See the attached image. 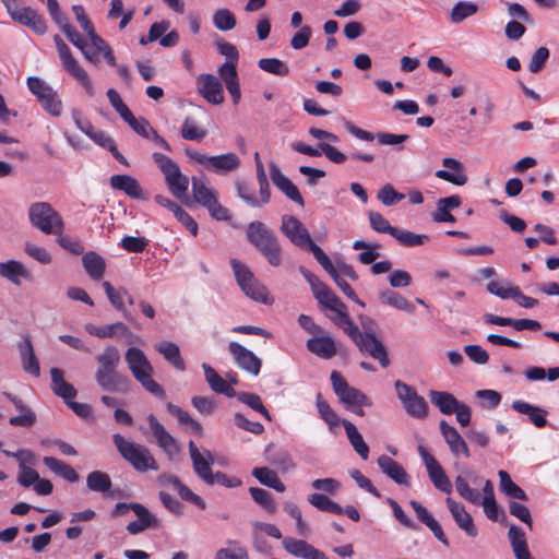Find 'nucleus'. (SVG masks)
Instances as JSON below:
<instances>
[{
  "label": "nucleus",
  "mask_w": 559,
  "mask_h": 559,
  "mask_svg": "<svg viewBox=\"0 0 559 559\" xmlns=\"http://www.w3.org/2000/svg\"><path fill=\"white\" fill-rule=\"evenodd\" d=\"M230 265L238 285L247 297L265 305L273 301L269 296L266 287L254 277L246 264L237 259H231Z\"/></svg>",
  "instance_id": "6e6552de"
},
{
  "label": "nucleus",
  "mask_w": 559,
  "mask_h": 559,
  "mask_svg": "<svg viewBox=\"0 0 559 559\" xmlns=\"http://www.w3.org/2000/svg\"><path fill=\"white\" fill-rule=\"evenodd\" d=\"M316 405L321 419L325 421L331 431H334V428L342 424L343 419L337 416L334 409L325 400H323L320 393L317 394Z\"/></svg>",
  "instance_id": "864d4df0"
},
{
  "label": "nucleus",
  "mask_w": 559,
  "mask_h": 559,
  "mask_svg": "<svg viewBox=\"0 0 559 559\" xmlns=\"http://www.w3.org/2000/svg\"><path fill=\"white\" fill-rule=\"evenodd\" d=\"M166 408L171 415L177 417L179 424L189 426L190 430L195 435L202 433L201 424L194 420L188 412L183 411L182 408L170 402L167 403Z\"/></svg>",
  "instance_id": "4d7b16f0"
},
{
  "label": "nucleus",
  "mask_w": 559,
  "mask_h": 559,
  "mask_svg": "<svg viewBox=\"0 0 559 559\" xmlns=\"http://www.w3.org/2000/svg\"><path fill=\"white\" fill-rule=\"evenodd\" d=\"M368 218L370 226L373 230L382 234H389L393 237L394 233H397V228L391 226L389 221L379 212H369Z\"/></svg>",
  "instance_id": "0e129e2a"
},
{
  "label": "nucleus",
  "mask_w": 559,
  "mask_h": 559,
  "mask_svg": "<svg viewBox=\"0 0 559 559\" xmlns=\"http://www.w3.org/2000/svg\"><path fill=\"white\" fill-rule=\"evenodd\" d=\"M82 264L93 281H100L104 276L106 263L103 257L95 251H88L82 257Z\"/></svg>",
  "instance_id": "79ce46f5"
},
{
  "label": "nucleus",
  "mask_w": 559,
  "mask_h": 559,
  "mask_svg": "<svg viewBox=\"0 0 559 559\" xmlns=\"http://www.w3.org/2000/svg\"><path fill=\"white\" fill-rule=\"evenodd\" d=\"M313 295L321 307L335 312L336 316L333 318V322L342 328L343 331L348 328V322H354L346 312V305L328 285L319 286V289Z\"/></svg>",
  "instance_id": "f8f14e48"
},
{
  "label": "nucleus",
  "mask_w": 559,
  "mask_h": 559,
  "mask_svg": "<svg viewBox=\"0 0 559 559\" xmlns=\"http://www.w3.org/2000/svg\"><path fill=\"white\" fill-rule=\"evenodd\" d=\"M418 453L425 463L429 479L433 486L444 493H451L452 484L439 462L426 450L424 445L418 447Z\"/></svg>",
  "instance_id": "2eb2a0df"
},
{
  "label": "nucleus",
  "mask_w": 559,
  "mask_h": 559,
  "mask_svg": "<svg viewBox=\"0 0 559 559\" xmlns=\"http://www.w3.org/2000/svg\"><path fill=\"white\" fill-rule=\"evenodd\" d=\"M468 479L475 485L479 484L481 480V478L471 469H465L463 473L459 474L455 477L454 485L460 497L474 504L481 503L486 516L493 522L499 520L500 513L504 516V511L499 508L496 498L481 500L480 492L469 487Z\"/></svg>",
  "instance_id": "7ed1b4c3"
},
{
  "label": "nucleus",
  "mask_w": 559,
  "mask_h": 559,
  "mask_svg": "<svg viewBox=\"0 0 559 559\" xmlns=\"http://www.w3.org/2000/svg\"><path fill=\"white\" fill-rule=\"evenodd\" d=\"M252 475L259 480L260 484L270 487L278 492H284L286 487L280 479L277 474L269 467H255Z\"/></svg>",
  "instance_id": "3c124183"
},
{
  "label": "nucleus",
  "mask_w": 559,
  "mask_h": 559,
  "mask_svg": "<svg viewBox=\"0 0 559 559\" xmlns=\"http://www.w3.org/2000/svg\"><path fill=\"white\" fill-rule=\"evenodd\" d=\"M227 547L216 551L214 559H249V554L238 540L227 539Z\"/></svg>",
  "instance_id": "603ef678"
},
{
  "label": "nucleus",
  "mask_w": 559,
  "mask_h": 559,
  "mask_svg": "<svg viewBox=\"0 0 559 559\" xmlns=\"http://www.w3.org/2000/svg\"><path fill=\"white\" fill-rule=\"evenodd\" d=\"M58 53L64 70L79 81V83L84 87L87 95L94 96L95 90L90 80V76L87 72L73 58L70 48L68 46L61 47L58 50Z\"/></svg>",
  "instance_id": "aec40b11"
},
{
  "label": "nucleus",
  "mask_w": 559,
  "mask_h": 559,
  "mask_svg": "<svg viewBox=\"0 0 559 559\" xmlns=\"http://www.w3.org/2000/svg\"><path fill=\"white\" fill-rule=\"evenodd\" d=\"M102 286L111 306L117 311L121 312L122 317L127 321L133 322L134 319L124 305V295H128V290L124 287H119L116 289L109 282H103Z\"/></svg>",
  "instance_id": "c9c22d12"
},
{
  "label": "nucleus",
  "mask_w": 559,
  "mask_h": 559,
  "mask_svg": "<svg viewBox=\"0 0 559 559\" xmlns=\"http://www.w3.org/2000/svg\"><path fill=\"white\" fill-rule=\"evenodd\" d=\"M270 176L274 186L282 191L289 200L300 206L305 205L304 199L295 183L287 178L275 162L270 163Z\"/></svg>",
  "instance_id": "412c9836"
},
{
  "label": "nucleus",
  "mask_w": 559,
  "mask_h": 559,
  "mask_svg": "<svg viewBox=\"0 0 559 559\" xmlns=\"http://www.w3.org/2000/svg\"><path fill=\"white\" fill-rule=\"evenodd\" d=\"M11 17L37 34H44L47 29L45 20L28 7L20 8Z\"/></svg>",
  "instance_id": "72a5a7b5"
},
{
  "label": "nucleus",
  "mask_w": 559,
  "mask_h": 559,
  "mask_svg": "<svg viewBox=\"0 0 559 559\" xmlns=\"http://www.w3.org/2000/svg\"><path fill=\"white\" fill-rule=\"evenodd\" d=\"M238 401L248 405L253 411L260 413L266 420H271V414L263 405L261 397L255 393L250 392H239L236 393Z\"/></svg>",
  "instance_id": "13d9d810"
},
{
  "label": "nucleus",
  "mask_w": 559,
  "mask_h": 559,
  "mask_svg": "<svg viewBox=\"0 0 559 559\" xmlns=\"http://www.w3.org/2000/svg\"><path fill=\"white\" fill-rule=\"evenodd\" d=\"M191 185L194 201L205 207L214 219L229 218V211L219 204L217 192L207 185L205 178L193 177Z\"/></svg>",
  "instance_id": "1a4fd4ad"
},
{
  "label": "nucleus",
  "mask_w": 559,
  "mask_h": 559,
  "mask_svg": "<svg viewBox=\"0 0 559 559\" xmlns=\"http://www.w3.org/2000/svg\"><path fill=\"white\" fill-rule=\"evenodd\" d=\"M157 483L158 485L164 487L171 486L175 490H177V492L183 500L195 504L200 509L204 510L206 508V503L204 502V500L200 496L194 493L186 485H183L176 475L162 474L157 477Z\"/></svg>",
  "instance_id": "cd10ccee"
},
{
  "label": "nucleus",
  "mask_w": 559,
  "mask_h": 559,
  "mask_svg": "<svg viewBox=\"0 0 559 559\" xmlns=\"http://www.w3.org/2000/svg\"><path fill=\"white\" fill-rule=\"evenodd\" d=\"M4 396L10 400L17 411H25V415L13 416L9 419V424L19 427H31L36 421L35 413L24 402L8 392H4Z\"/></svg>",
  "instance_id": "ea45409f"
},
{
  "label": "nucleus",
  "mask_w": 559,
  "mask_h": 559,
  "mask_svg": "<svg viewBox=\"0 0 559 559\" xmlns=\"http://www.w3.org/2000/svg\"><path fill=\"white\" fill-rule=\"evenodd\" d=\"M228 350L241 370L254 377L260 373L262 361L253 352L234 341L228 344Z\"/></svg>",
  "instance_id": "dca6fc26"
},
{
  "label": "nucleus",
  "mask_w": 559,
  "mask_h": 559,
  "mask_svg": "<svg viewBox=\"0 0 559 559\" xmlns=\"http://www.w3.org/2000/svg\"><path fill=\"white\" fill-rule=\"evenodd\" d=\"M112 441L120 455L138 472L157 471L158 464L151 451L136 442L124 439L121 435L115 433Z\"/></svg>",
  "instance_id": "20e7f679"
},
{
  "label": "nucleus",
  "mask_w": 559,
  "mask_h": 559,
  "mask_svg": "<svg viewBox=\"0 0 559 559\" xmlns=\"http://www.w3.org/2000/svg\"><path fill=\"white\" fill-rule=\"evenodd\" d=\"M397 397L401 400L406 413L418 419H423L428 415V404L414 388L397 380L395 382Z\"/></svg>",
  "instance_id": "ddd939ff"
},
{
  "label": "nucleus",
  "mask_w": 559,
  "mask_h": 559,
  "mask_svg": "<svg viewBox=\"0 0 559 559\" xmlns=\"http://www.w3.org/2000/svg\"><path fill=\"white\" fill-rule=\"evenodd\" d=\"M58 53L64 70L79 81V83L84 87L87 95L94 96L95 90L90 80V76L87 72L73 58L70 48L68 46L61 47L58 50Z\"/></svg>",
  "instance_id": "6ab92c4d"
},
{
  "label": "nucleus",
  "mask_w": 559,
  "mask_h": 559,
  "mask_svg": "<svg viewBox=\"0 0 559 559\" xmlns=\"http://www.w3.org/2000/svg\"><path fill=\"white\" fill-rule=\"evenodd\" d=\"M429 397L431 403L438 407L440 413L444 415H451L456 409L460 404V401L456 397L447 391H429Z\"/></svg>",
  "instance_id": "49530a36"
},
{
  "label": "nucleus",
  "mask_w": 559,
  "mask_h": 559,
  "mask_svg": "<svg viewBox=\"0 0 559 559\" xmlns=\"http://www.w3.org/2000/svg\"><path fill=\"white\" fill-rule=\"evenodd\" d=\"M246 236L248 241L267 260L272 266H280L283 261V250L276 234L260 222L249 223Z\"/></svg>",
  "instance_id": "f03ea898"
},
{
  "label": "nucleus",
  "mask_w": 559,
  "mask_h": 559,
  "mask_svg": "<svg viewBox=\"0 0 559 559\" xmlns=\"http://www.w3.org/2000/svg\"><path fill=\"white\" fill-rule=\"evenodd\" d=\"M133 512L138 516V520L127 525L126 528L129 534L136 535L147 528H157L159 526V520L143 504L139 503L133 506Z\"/></svg>",
  "instance_id": "c85d7f7f"
},
{
  "label": "nucleus",
  "mask_w": 559,
  "mask_h": 559,
  "mask_svg": "<svg viewBox=\"0 0 559 559\" xmlns=\"http://www.w3.org/2000/svg\"><path fill=\"white\" fill-rule=\"evenodd\" d=\"M379 299L382 304L391 306L395 309L412 313L415 310L414 305L407 300L404 296H402L400 293L391 290V289H383L379 292Z\"/></svg>",
  "instance_id": "8fccbe9b"
},
{
  "label": "nucleus",
  "mask_w": 559,
  "mask_h": 559,
  "mask_svg": "<svg viewBox=\"0 0 559 559\" xmlns=\"http://www.w3.org/2000/svg\"><path fill=\"white\" fill-rule=\"evenodd\" d=\"M154 347L175 369L185 371L186 364L177 344L170 341H160Z\"/></svg>",
  "instance_id": "e433bc0d"
},
{
  "label": "nucleus",
  "mask_w": 559,
  "mask_h": 559,
  "mask_svg": "<svg viewBox=\"0 0 559 559\" xmlns=\"http://www.w3.org/2000/svg\"><path fill=\"white\" fill-rule=\"evenodd\" d=\"M111 479L109 475L102 471L91 472L86 477V486L95 492H106L111 488Z\"/></svg>",
  "instance_id": "6e6d98bb"
},
{
  "label": "nucleus",
  "mask_w": 559,
  "mask_h": 559,
  "mask_svg": "<svg viewBox=\"0 0 559 559\" xmlns=\"http://www.w3.org/2000/svg\"><path fill=\"white\" fill-rule=\"evenodd\" d=\"M187 154L194 159L197 163L205 166L209 170L214 171L218 175H224L236 170L240 166V158L235 153H225L222 155L209 156L201 153Z\"/></svg>",
  "instance_id": "4468645a"
},
{
  "label": "nucleus",
  "mask_w": 559,
  "mask_h": 559,
  "mask_svg": "<svg viewBox=\"0 0 559 559\" xmlns=\"http://www.w3.org/2000/svg\"><path fill=\"white\" fill-rule=\"evenodd\" d=\"M43 463L46 467H48L52 473L59 475L70 483H75L79 480L80 476L75 472L73 467L66 464L63 461L58 460L52 456H45L43 459Z\"/></svg>",
  "instance_id": "09e8293b"
},
{
  "label": "nucleus",
  "mask_w": 559,
  "mask_h": 559,
  "mask_svg": "<svg viewBox=\"0 0 559 559\" xmlns=\"http://www.w3.org/2000/svg\"><path fill=\"white\" fill-rule=\"evenodd\" d=\"M508 538L515 557L528 552L525 533L519 526L512 524L508 531Z\"/></svg>",
  "instance_id": "5fc2aeb1"
},
{
  "label": "nucleus",
  "mask_w": 559,
  "mask_h": 559,
  "mask_svg": "<svg viewBox=\"0 0 559 559\" xmlns=\"http://www.w3.org/2000/svg\"><path fill=\"white\" fill-rule=\"evenodd\" d=\"M258 66L261 70L277 76L289 74L288 66L277 58H262L258 61Z\"/></svg>",
  "instance_id": "bf43d9fd"
},
{
  "label": "nucleus",
  "mask_w": 559,
  "mask_h": 559,
  "mask_svg": "<svg viewBox=\"0 0 559 559\" xmlns=\"http://www.w3.org/2000/svg\"><path fill=\"white\" fill-rule=\"evenodd\" d=\"M249 492L252 499L262 508H264L267 512L274 513L276 511L275 501L272 498V495L259 487H251Z\"/></svg>",
  "instance_id": "69168bd1"
},
{
  "label": "nucleus",
  "mask_w": 559,
  "mask_h": 559,
  "mask_svg": "<svg viewBox=\"0 0 559 559\" xmlns=\"http://www.w3.org/2000/svg\"><path fill=\"white\" fill-rule=\"evenodd\" d=\"M342 425L344 426L346 436L356 453L362 460H367L369 456V447L365 442L360 432L357 430L356 426L347 419H343Z\"/></svg>",
  "instance_id": "de8ad7c7"
},
{
  "label": "nucleus",
  "mask_w": 559,
  "mask_h": 559,
  "mask_svg": "<svg viewBox=\"0 0 559 559\" xmlns=\"http://www.w3.org/2000/svg\"><path fill=\"white\" fill-rule=\"evenodd\" d=\"M518 286L511 285L508 281L497 282L491 281L487 284V292L491 295H495L501 299H512V296L515 294Z\"/></svg>",
  "instance_id": "680f3d73"
},
{
  "label": "nucleus",
  "mask_w": 559,
  "mask_h": 559,
  "mask_svg": "<svg viewBox=\"0 0 559 559\" xmlns=\"http://www.w3.org/2000/svg\"><path fill=\"white\" fill-rule=\"evenodd\" d=\"M381 471L400 485H408V475L401 464L383 454L378 459Z\"/></svg>",
  "instance_id": "4c0bfd02"
},
{
  "label": "nucleus",
  "mask_w": 559,
  "mask_h": 559,
  "mask_svg": "<svg viewBox=\"0 0 559 559\" xmlns=\"http://www.w3.org/2000/svg\"><path fill=\"white\" fill-rule=\"evenodd\" d=\"M281 231L293 245L302 249L312 241L308 229L293 215L282 216Z\"/></svg>",
  "instance_id": "a211bd4d"
},
{
  "label": "nucleus",
  "mask_w": 559,
  "mask_h": 559,
  "mask_svg": "<svg viewBox=\"0 0 559 559\" xmlns=\"http://www.w3.org/2000/svg\"><path fill=\"white\" fill-rule=\"evenodd\" d=\"M152 157L164 175L165 182L173 195L180 200L186 198L189 188V178L181 173L178 164L169 156L158 152H154Z\"/></svg>",
  "instance_id": "423d86ee"
},
{
  "label": "nucleus",
  "mask_w": 559,
  "mask_h": 559,
  "mask_svg": "<svg viewBox=\"0 0 559 559\" xmlns=\"http://www.w3.org/2000/svg\"><path fill=\"white\" fill-rule=\"evenodd\" d=\"M442 165L453 170V173L445 169H439L436 171L437 178L450 182L454 186H464L467 182L468 177L465 171V166L459 159L445 157L442 159Z\"/></svg>",
  "instance_id": "bb28decb"
},
{
  "label": "nucleus",
  "mask_w": 559,
  "mask_h": 559,
  "mask_svg": "<svg viewBox=\"0 0 559 559\" xmlns=\"http://www.w3.org/2000/svg\"><path fill=\"white\" fill-rule=\"evenodd\" d=\"M27 87L37 97L47 112L53 117L61 115L62 102L58 97L57 92L46 81L38 76H29L27 79Z\"/></svg>",
  "instance_id": "9d476101"
},
{
  "label": "nucleus",
  "mask_w": 559,
  "mask_h": 559,
  "mask_svg": "<svg viewBox=\"0 0 559 559\" xmlns=\"http://www.w3.org/2000/svg\"><path fill=\"white\" fill-rule=\"evenodd\" d=\"M0 276L14 285H20L21 278H28L29 273L23 263L16 260H9L7 262H0Z\"/></svg>",
  "instance_id": "a18cd8bd"
},
{
  "label": "nucleus",
  "mask_w": 559,
  "mask_h": 559,
  "mask_svg": "<svg viewBox=\"0 0 559 559\" xmlns=\"http://www.w3.org/2000/svg\"><path fill=\"white\" fill-rule=\"evenodd\" d=\"M199 92L211 104L224 102V91L219 80L213 74H201L198 79Z\"/></svg>",
  "instance_id": "c756f323"
},
{
  "label": "nucleus",
  "mask_w": 559,
  "mask_h": 559,
  "mask_svg": "<svg viewBox=\"0 0 559 559\" xmlns=\"http://www.w3.org/2000/svg\"><path fill=\"white\" fill-rule=\"evenodd\" d=\"M283 548L292 556L301 559H329L326 555L304 539L285 537L282 540Z\"/></svg>",
  "instance_id": "4be33fe9"
},
{
  "label": "nucleus",
  "mask_w": 559,
  "mask_h": 559,
  "mask_svg": "<svg viewBox=\"0 0 559 559\" xmlns=\"http://www.w3.org/2000/svg\"><path fill=\"white\" fill-rule=\"evenodd\" d=\"M330 379L334 393L346 408L353 405H366L369 407L372 405L371 400L360 390L350 386L338 371H332Z\"/></svg>",
  "instance_id": "9b49d317"
},
{
  "label": "nucleus",
  "mask_w": 559,
  "mask_h": 559,
  "mask_svg": "<svg viewBox=\"0 0 559 559\" xmlns=\"http://www.w3.org/2000/svg\"><path fill=\"white\" fill-rule=\"evenodd\" d=\"M512 408L520 414L527 415L530 420L537 428H542L547 424V411L542 407L531 405L530 403L521 400H516L512 402Z\"/></svg>",
  "instance_id": "58836bf2"
},
{
  "label": "nucleus",
  "mask_w": 559,
  "mask_h": 559,
  "mask_svg": "<svg viewBox=\"0 0 559 559\" xmlns=\"http://www.w3.org/2000/svg\"><path fill=\"white\" fill-rule=\"evenodd\" d=\"M51 377V390L52 392L61 397L64 403L73 400L76 396L75 388L64 380L63 371L59 368L50 369Z\"/></svg>",
  "instance_id": "f704fd0d"
},
{
  "label": "nucleus",
  "mask_w": 559,
  "mask_h": 559,
  "mask_svg": "<svg viewBox=\"0 0 559 559\" xmlns=\"http://www.w3.org/2000/svg\"><path fill=\"white\" fill-rule=\"evenodd\" d=\"M29 222L46 235H60L63 230L61 215L48 202L33 203L28 209Z\"/></svg>",
  "instance_id": "0eeeda50"
},
{
  "label": "nucleus",
  "mask_w": 559,
  "mask_h": 559,
  "mask_svg": "<svg viewBox=\"0 0 559 559\" xmlns=\"http://www.w3.org/2000/svg\"><path fill=\"white\" fill-rule=\"evenodd\" d=\"M213 23L217 29L226 32L236 26V17L228 9H218L213 14Z\"/></svg>",
  "instance_id": "e2e57ef3"
},
{
  "label": "nucleus",
  "mask_w": 559,
  "mask_h": 559,
  "mask_svg": "<svg viewBox=\"0 0 559 559\" xmlns=\"http://www.w3.org/2000/svg\"><path fill=\"white\" fill-rule=\"evenodd\" d=\"M192 467L197 476L205 481L212 480L214 456L207 449L200 450L193 441L188 444Z\"/></svg>",
  "instance_id": "f3484780"
},
{
  "label": "nucleus",
  "mask_w": 559,
  "mask_h": 559,
  "mask_svg": "<svg viewBox=\"0 0 559 559\" xmlns=\"http://www.w3.org/2000/svg\"><path fill=\"white\" fill-rule=\"evenodd\" d=\"M393 237L406 247H418L424 245L429 238L427 235L414 234L409 230L399 229Z\"/></svg>",
  "instance_id": "338daca9"
},
{
  "label": "nucleus",
  "mask_w": 559,
  "mask_h": 559,
  "mask_svg": "<svg viewBox=\"0 0 559 559\" xmlns=\"http://www.w3.org/2000/svg\"><path fill=\"white\" fill-rule=\"evenodd\" d=\"M181 136L188 141H201L206 136V130L199 128L191 118H186L181 127Z\"/></svg>",
  "instance_id": "774afa93"
},
{
  "label": "nucleus",
  "mask_w": 559,
  "mask_h": 559,
  "mask_svg": "<svg viewBox=\"0 0 559 559\" xmlns=\"http://www.w3.org/2000/svg\"><path fill=\"white\" fill-rule=\"evenodd\" d=\"M477 11L478 7L473 2L460 1L451 10V21L453 23H461Z\"/></svg>",
  "instance_id": "052dcab7"
},
{
  "label": "nucleus",
  "mask_w": 559,
  "mask_h": 559,
  "mask_svg": "<svg viewBox=\"0 0 559 559\" xmlns=\"http://www.w3.org/2000/svg\"><path fill=\"white\" fill-rule=\"evenodd\" d=\"M306 346L311 354L322 359H331L337 353L335 341L324 332L322 334H316L309 338Z\"/></svg>",
  "instance_id": "7c9ffc66"
},
{
  "label": "nucleus",
  "mask_w": 559,
  "mask_h": 559,
  "mask_svg": "<svg viewBox=\"0 0 559 559\" xmlns=\"http://www.w3.org/2000/svg\"><path fill=\"white\" fill-rule=\"evenodd\" d=\"M85 330L88 334L97 336L99 338H110L114 337L116 334H120L123 336L131 334L129 328L123 322H115L102 326H96L92 323H87L85 325Z\"/></svg>",
  "instance_id": "37998d69"
},
{
  "label": "nucleus",
  "mask_w": 559,
  "mask_h": 559,
  "mask_svg": "<svg viewBox=\"0 0 559 559\" xmlns=\"http://www.w3.org/2000/svg\"><path fill=\"white\" fill-rule=\"evenodd\" d=\"M411 507L414 509L418 520L424 523L435 535V537L444 546H449V540L444 535L439 522L428 512L427 508L416 500L409 501Z\"/></svg>",
  "instance_id": "2f4dec72"
},
{
  "label": "nucleus",
  "mask_w": 559,
  "mask_h": 559,
  "mask_svg": "<svg viewBox=\"0 0 559 559\" xmlns=\"http://www.w3.org/2000/svg\"><path fill=\"white\" fill-rule=\"evenodd\" d=\"M110 185L114 189L123 191L132 199L145 200L143 189L139 181L129 175H114L110 177Z\"/></svg>",
  "instance_id": "473e14b6"
},
{
  "label": "nucleus",
  "mask_w": 559,
  "mask_h": 559,
  "mask_svg": "<svg viewBox=\"0 0 559 559\" xmlns=\"http://www.w3.org/2000/svg\"><path fill=\"white\" fill-rule=\"evenodd\" d=\"M445 503L456 525L464 531L467 536L476 537L478 534L477 527L474 524L472 515L466 511L465 506L450 497L445 499Z\"/></svg>",
  "instance_id": "b1692460"
},
{
  "label": "nucleus",
  "mask_w": 559,
  "mask_h": 559,
  "mask_svg": "<svg viewBox=\"0 0 559 559\" xmlns=\"http://www.w3.org/2000/svg\"><path fill=\"white\" fill-rule=\"evenodd\" d=\"M202 369L204 371L205 380L209 383L212 391L218 394H225L229 397L236 395V391L230 386V384L223 379L210 365L202 364Z\"/></svg>",
  "instance_id": "a19ab883"
},
{
  "label": "nucleus",
  "mask_w": 559,
  "mask_h": 559,
  "mask_svg": "<svg viewBox=\"0 0 559 559\" xmlns=\"http://www.w3.org/2000/svg\"><path fill=\"white\" fill-rule=\"evenodd\" d=\"M344 333L349 336L362 355H368L378 360L382 368L390 365L388 350L376 334H360L359 328L354 322H348V328L344 330Z\"/></svg>",
  "instance_id": "39448f33"
},
{
  "label": "nucleus",
  "mask_w": 559,
  "mask_h": 559,
  "mask_svg": "<svg viewBox=\"0 0 559 559\" xmlns=\"http://www.w3.org/2000/svg\"><path fill=\"white\" fill-rule=\"evenodd\" d=\"M96 360L98 367L95 372V380L103 390L116 393H128L130 391V379L117 370L120 362V353L116 346H107L96 357Z\"/></svg>",
  "instance_id": "f257e3e1"
},
{
  "label": "nucleus",
  "mask_w": 559,
  "mask_h": 559,
  "mask_svg": "<svg viewBox=\"0 0 559 559\" xmlns=\"http://www.w3.org/2000/svg\"><path fill=\"white\" fill-rule=\"evenodd\" d=\"M124 360L135 380L154 371L144 352L138 347H129L124 354Z\"/></svg>",
  "instance_id": "5701e85b"
},
{
  "label": "nucleus",
  "mask_w": 559,
  "mask_h": 559,
  "mask_svg": "<svg viewBox=\"0 0 559 559\" xmlns=\"http://www.w3.org/2000/svg\"><path fill=\"white\" fill-rule=\"evenodd\" d=\"M439 428L453 456L459 457L463 455L466 459L471 456L469 449L465 440L455 427L449 425L445 420H441Z\"/></svg>",
  "instance_id": "a878e982"
},
{
  "label": "nucleus",
  "mask_w": 559,
  "mask_h": 559,
  "mask_svg": "<svg viewBox=\"0 0 559 559\" xmlns=\"http://www.w3.org/2000/svg\"><path fill=\"white\" fill-rule=\"evenodd\" d=\"M150 429L156 439L157 444L165 453L173 456L179 452L176 439L165 429V427L157 420V418L150 414L147 416Z\"/></svg>",
  "instance_id": "393cba45"
},
{
  "label": "nucleus",
  "mask_w": 559,
  "mask_h": 559,
  "mask_svg": "<svg viewBox=\"0 0 559 559\" xmlns=\"http://www.w3.org/2000/svg\"><path fill=\"white\" fill-rule=\"evenodd\" d=\"M20 354L22 359V367L25 372L39 377L40 368L38 359L34 353L32 341L26 337L20 345Z\"/></svg>",
  "instance_id": "c03bdc74"
}]
</instances>
